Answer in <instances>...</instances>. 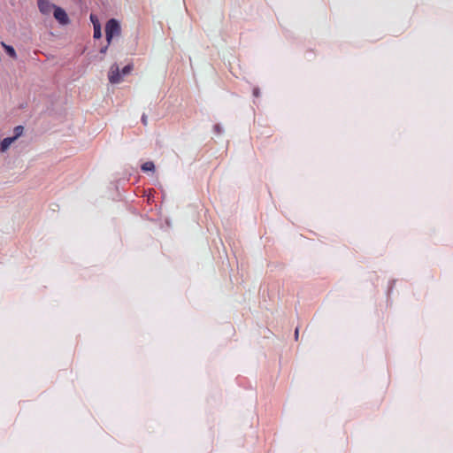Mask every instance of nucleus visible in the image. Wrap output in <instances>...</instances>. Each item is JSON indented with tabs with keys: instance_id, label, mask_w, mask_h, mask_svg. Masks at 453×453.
<instances>
[{
	"instance_id": "6",
	"label": "nucleus",
	"mask_w": 453,
	"mask_h": 453,
	"mask_svg": "<svg viewBox=\"0 0 453 453\" xmlns=\"http://www.w3.org/2000/svg\"><path fill=\"white\" fill-rule=\"evenodd\" d=\"M3 47L4 48L6 53L12 58H17L16 51L12 46L6 45L5 43L2 42Z\"/></svg>"
},
{
	"instance_id": "15",
	"label": "nucleus",
	"mask_w": 453,
	"mask_h": 453,
	"mask_svg": "<svg viewBox=\"0 0 453 453\" xmlns=\"http://www.w3.org/2000/svg\"><path fill=\"white\" fill-rule=\"evenodd\" d=\"M254 95H255V96H258V91H257V89H254Z\"/></svg>"
},
{
	"instance_id": "1",
	"label": "nucleus",
	"mask_w": 453,
	"mask_h": 453,
	"mask_svg": "<svg viewBox=\"0 0 453 453\" xmlns=\"http://www.w3.org/2000/svg\"><path fill=\"white\" fill-rule=\"evenodd\" d=\"M121 28L119 21L115 19H111L105 25V35L108 45L111 44L114 36L120 35Z\"/></svg>"
},
{
	"instance_id": "9",
	"label": "nucleus",
	"mask_w": 453,
	"mask_h": 453,
	"mask_svg": "<svg viewBox=\"0 0 453 453\" xmlns=\"http://www.w3.org/2000/svg\"><path fill=\"white\" fill-rule=\"evenodd\" d=\"M24 127L22 126H17L13 130V138L15 141L23 134Z\"/></svg>"
},
{
	"instance_id": "7",
	"label": "nucleus",
	"mask_w": 453,
	"mask_h": 453,
	"mask_svg": "<svg viewBox=\"0 0 453 453\" xmlns=\"http://www.w3.org/2000/svg\"><path fill=\"white\" fill-rule=\"evenodd\" d=\"M142 170L143 172H148V171H151V172H154L155 170V165L153 162L151 161H148V162H145L144 164H142Z\"/></svg>"
},
{
	"instance_id": "3",
	"label": "nucleus",
	"mask_w": 453,
	"mask_h": 453,
	"mask_svg": "<svg viewBox=\"0 0 453 453\" xmlns=\"http://www.w3.org/2000/svg\"><path fill=\"white\" fill-rule=\"evenodd\" d=\"M54 18L61 24L66 25L69 23V18L65 11L60 7L55 6L54 8Z\"/></svg>"
},
{
	"instance_id": "8",
	"label": "nucleus",
	"mask_w": 453,
	"mask_h": 453,
	"mask_svg": "<svg viewBox=\"0 0 453 453\" xmlns=\"http://www.w3.org/2000/svg\"><path fill=\"white\" fill-rule=\"evenodd\" d=\"M101 36H102L101 26H100L99 21H96V24L94 27V38L99 39V38H101Z\"/></svg>"
},
{
	"instance_id": "10",
	"label": "nucleus",
	"mask_w": 453,
	"mask_h": 453,
	"mask_svg": "<svg viewBox=\"0 0 453 453\" xmlns=\"http://www.w3.org/2000/svg\"><path fill=\"white\" fill-rule=\"evenodd\" d=\"M133 68H134L133 65H132V64H129V65H126V66L122 69V71H121V73H120V74H121L122 76H125V75H127V74L130 73H131V71L133 70Z\"/></svg>"
},
{
	"instance_id": "12",
	"label": "nucleus",
	"mask_w": 453,
	"mask_h": 453,
	"mask_svg": "<svg viewBox=\"0 0 453 453\" xmlns=\"http://www.w3.org/2000/svg\"><path fill=\"white\" fill-rule=\"evenodd\" d=\"M90 20L93 23V26L95 27L96 24V21H98V19H97V17L96 15L91 14L90 15Z\"/></svg>"
},
{
	"instance_id": "5",
	"label": "nucleus",
	"mask_w": 453,
	"mask_h": 453,
	"mask_svg": "<svg viewBox=\"0 0 453 453\" xmlns=\"http://www.w3.org/2000/svg\"><path fill=\"white\" fill-rule=\"evenodd\" d=\"M15 141V138L13 137H7V138H4L2 142L0 143L1 145V151L2 152H4L10 146L11 144Z\"/></svg>"
},
{
	"instance_id": "13",
	"label": "nucleus",
	"mask_w": 453,
	"mask_h": 453,
	"mask_svg": "<svg viewBox=\"0 0 453 453\" xmlns=\"http://www.w3.org/2000/svg\"><path fill=\"white\" fill-rule=\"evenodd\" d=\"M107 49H108V45H107V46H105V47H104V48H102V49L100 50V52H101V53H105V52H106V50H107Z\"/></svg>"
},
{
	"instance_id": "11",
	"label": "nucleus",
	"mask_w": 453,
	"mask_h": 453,
	"mask_svg": "<svg viewBox=\"0 0 453 453\" xmlns=\"http://www.w3.org/2000/svg\"><path fill=\"white\" fill-rule=\"evenodd\" d=\"M141 120L144 126L148 125V116L146 114H142Z\"/></svg>"
},
{
	"instance_id": "2",
	"label": "nucleus",
	"mask_w": 453,
	"mask_h": 453,
	"mask_svg": "<svg viewBox=\"0 0 453 453\" xmlns=\"http://www.w3.org/2000/svg\"><path fill=\"white\" fill-rule=\"evenodd\" d=\"M108 79L111 84H118L122 81V75L119 73V67L117 64H113L110 67Z\"/></svg>"
},
{
	"instance_id": "14",
	"label": "nucleus",
	"mask_w": 453,
	"mask_h": 453,
	"mask_svg": "<svg viewBox=\"0 0 453 453\" xmlns=\"http://www.w3.org/2000/svg\"><path fill=\"white\" fill-rule=\"evenodd\" d=\"M295 336H296V339H297V337H298V329H296Z\"/></svg>"
},
{
	"instance_id": "4",
	"label": "nucleus",
	"mask_w": 453,
	"mask_h": 453,
	"mask_svg": "<svg viewBox=\"0 0 453 453\" xmlns=\"http://www.w3.org/2000/svg\"><path fill=\"white\" fill-rule=\"evenodd\" d=\"M55 6L56 5L50 4L49 0H38V8L44 15H49Z\"/></svg>"
}]
</instances>
